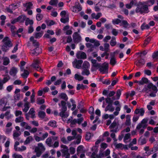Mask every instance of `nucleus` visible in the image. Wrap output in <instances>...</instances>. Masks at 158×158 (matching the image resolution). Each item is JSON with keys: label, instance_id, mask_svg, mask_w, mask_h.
I'll return each mask as SVG.
<instances>
[{"label": "nucleus", "instance_id": "obj_29", "mask_svg": "<svg viewBox=\"0 0 158 158\" xmlns=\"http://www.w3.org/2000/svg\"><path fill=\"white\" fill-rule=\"evenodd\" d=\"M90 64L89 62L85 61L83 64L82 68L83 69H89Z\"/></svg>", "mask_w": 158, "mask_h": 158}, {"label": "nucleus", "instance_id": "obj_19", "mask_svg": "<svg viewBox=\"0 0 158 158\" xmlns=\"http://www.w3.org/2000/svg\"><path fill=\"white\" fill-rule=\"evenodd\" d=\"M61 147L62 148L61 150V152L64 155H67L68 152V147L66 145H62L61 146Z\"/></svg>", "mask_w": 158, "mask_h": 158}, {"label": "nucleus", "instance_id": "obj_27", "mask_svg": "<svg viewBox=\"0 0 158 158\" xmlns=\"http://www.w3.org/2000/svg\"><path fill=\"white\" fill-rule=\"evenodd\" d=\"M28 114L30 117L32 118H34L35 117V111L33 108L30 109L29 111Z\"/></svg>", "mask_w": 158, "mask_h": 158}, {"label": "nucleus", "instance_id": "obj_28", "mask_svg": "<svg viewBox=\"0 0 158 158\" xmlns=\"http://www.w3.org/2000/svg\"><path fill=\"white\" fill-rule=\"evenodd\" d=\"M30 41H31L32 42L33 44V45L35 47H39V43L37 41L34 39V37L33 36H31L30 37Z\"/></svg>", "mask_w": 158, "mask_h": 158}, {"label": "nucleus", "instance_id": "obj_64", "mask_svg": "<svg viewBox=\"0 0 158 158\" xmlns=\"http://www.w3.org/2000/svg\"><path fill=\"white\" fill-rule=\"evenodd\" d=\"M12 156L13 158H23L22 156L20 154L15 153L13 154Z\"/></svg>", "mask_w": 158, "mask_h": 158}, {"label": "nucleus", "instance_id": "obj_61", "mask_svg": "<svg viewBox=\"0 0 158 158\" xmlns=\"http://www.w3.org/2000/svg\"><path fill=\"white\" fill-rule=\"evenodd\" d=\"M104 139L103 138L101 139L99 138L95 142V147L98 148V144L101 142L103 141Z\"/></svg>", "mask_w": 158, "mask_h": 158}, {"label": "nucleus", "instance_id": "obj_39", "mask_svg": "<svg viewBox=\"0 0 158 158\" xmlns=\"http://www.w3.org/2000/svg\"><path fill=\"white\" fill-rule=\"evenodd\" d=\"M155 2V0H148V1L144 2V3L148 7V6H150L153 5L154 3Z\"/></svg>", "mask_w": 158, "mask_h": 158}, {"label": "nucleus", "instance_id": "obj_50", "mask_svg": "<svg viewBox=\"0 0 158 158\" xmlns=\"http://www.w3.org/2000/svg\"><path fill=\"white\" fill-rule=\"evenodd\" d=\"M9 63L10 60L7 57H5L3 58V65H7Z\"/></svg>", "mask_w": 158, "mask_h": 158}, {"label": "nucleus", "instance_id": "obj_56", "mask_svg": "<svg viewBox=\"0 0 158 158\" xmlns=\"http://www.w3.org/2000/svg\"><path fill=\"white\" fill-rule=\"evenodd\" d=\"M150 87H151V89H152V90L154 91V92L156 93L157 91H158V89L156 87L153 85L152 84L150 83Z\"/></svg>", "mask_w": 158, "mask_h": 158}, {"label": "nucleus", "instance_id": "obj_34", "mask_svg": "<svg viewBox=\"0 0 158 158\" xmlns=\"http://www.w3.org/2000/svg\"><path fill=\"white\" fill-rule=\"evenodd\" d=\"M131 135L129 133L126 134L123 138V140L124 142L127 143L130 140Z\"/></svg>", "mask_w": 158, "mask_h": 158}, {"label": "nucleus", "instance_id": "obj_63", "mask_svg": "<svg viewBox=\"0 0 158 158\" xmlns=\"http://www.w3.org/2000/svg\"><path fill=\"white\" fill-rule=\"evenodd\" d=\"M60 15L62 18L68 16V15L67 14L66 11L65 10L62 11L60 13Z\"/></svg>", "mask_w": 158, "mask_h": 158}, {"label": "nucleus", "instance_id": "obj_1", "mask_svg": "<svg viewBox=\"0 0 158 158\" xmlns=\"http://www.w3.org/2000/svg\"><path fill=\"white\" fill-rule=\"evenodd\" d=\"M149 11L148 6L144 2L139 3L135 9L136 12L140 14L148 13Z\"/></svg>", "mask_w": 158, "mask_h": 158}, {"label": "nucleus", "instance_id": "obj_45", "mask_svg": "<svg viewBox=\"0 0 158 158\" xmlns=\"http://www.w3.org/2000/svg\"><path fill=\"white\" fill-rule=\"evenodd\" d=\"M29 103L26 102H25L24 105V108L23 109V111L26 112L27 111L28 109L30 108V106H29Z\"/></svg>", "mask_w": 158, "mask_h": 158}, {"label": "nucleus", "instance_id": "obj_17", "mask_svg": "<svg viewBox=\"0 0 158 158\" xmlns=\"http://www.w3.org/2000/svg\"><path fill=\"white\" fill-rule=\"evenodd\" d=\"M71 9L72 11L75 13L78 12L82 9L81 7L78 3L77 5H76L75 6L73 7Z\"/></svg>", "mask_w": 158, "mask_h": 158}, {"label": "nucleus", "instance_id": "obj_36", "mask_svg": "<svg viewBox=\"0 0 158 158\" xmlns=\"http://www.w3.org/2000/svg\"><path fill=\"white\" fill-rule=\"evenodd\" d=\"M43 33V32H36L34 33V35L35 38L39 39L42 36Z\"/></svg>", "mask_w": 158, "mask_h": 158}, {"label": "nucleus", "instance_id": "obj_26", "mask_svg": "<svg viewBox=\"0 0 158 158\" xmlns=\"http://www.w3.org/2000/svg\"><path fill=\"white\" fill-rule=\"evenodd\" d=\"M105 111L109 110L110 112H113L114 110V108L111 104H109L105 109Z\"/></svg>", "mask_w": 158, "mask_h": 158}, {"label": "nucleus", "instance_id": "obj_47", "mask_svg": "<svg viewBox=\"0 0 158 158\" xmlns=\"http://www.w3.org/2000/svg\"><path fill=\"white\" fill-rule=\"evenodd\" d=\"M74 78L75 79L79 81H81L84 79L83 77L77 74H76L75 75Z\"/></svg>", "mask_w": 158, "mask_h": 158}, {"label": "nucleus", "instance_id": "obj_57", "mask_svg": "<svg viewBox=\"0 0 158 158\" xmlns=\"http://www.w3.org/2000/svg\"><path fill=\"white\" fill-rule=\"evenodd\" d=\"M60 20L62 23H65L69 21V18L68 16L64 18H62Z\"/></svg>", "mask_w": 158, "mask_h": 158}, {"label": "nucleus", "instance_id": "obj_62", "mask_svg": "<svg viewBox=\"0 0 158 158\" xmlns=\"http://www.w3.org/2000/svg\"><path fill=\"white\" fill-rule=\"evenodd\" d=\"M58 2V0H51L49 2V4L51 5L56 6Z\"/></svg>", "mask_w": 158, "mask_h": 158}, {"label": "nucleus", "instance_id": "obj_35", "mask_svg": "<svg viewBox=\"0 0 158 158\" xmlns=\"http://www.w3.org/2000/svg\"><path fill=\"white\" fill-rule=\"evenodd\" d=\"M6 118L8 120L13 117V115L10 113V111H7L5 113Z\"/></svg>", "mask_w": 158, "mask_h": 158}, {"label": "nucleus", "instance_id": "obj_16", "mask_svg": "<svg viewBox=\"0 0 158 158\" xmlns=\"http://www.w3.org/2000/svg\"><path fill=\"white\" fill-rule=\"evenodd\" d=\"M18 71V69L16 67H13L10 69L9 73L10 75L13 77L15 76Z\"/></svg>", "mask_w": 158, "mask_h": 158}, {"label": "nucleus", "instance_id": "obj_9", "mask_svg": "<svg viewBox=\"0 0 158 158\" xmlns=\"http://www.w3.org/2000/svg\"><path fill=\"white\" fill-rule=\"evenodd\" d=\"M7 102L5 98H0V110L2 111H4L5 110L4 106L6 105Z\"/></svg>", "mask_w": 158, "mask_h": 158}, {"label": "nucleus", "instance_id": "obj_44", "mask_svg": "<svg viewBox=\"0 0 158 158\" xmlns=\"http://www.w3.org/2000/svg\"><path fill=\"white\" fill-rule=\"evenodd\" d=\"M59 97L61 99H64L65 101H67L68 99V97L67 95L64 93H62L59 95Z\"/></svg>", "mask_w": 158, "mask_h": 158}, {"label": "nucleus", "instance_id": "obj_10", "mask_svg": "<svg viewBox=\"0 0 158 158\" xmlns=\"http://www.w3.org/2000/svg\"><path fill=\"white\" fill-rule=\"evenodd\" d=\"M48 136V134L47 132H45L42 135L41 137H40L36 135H34V137L35 140L36 142H39L40 141L44 140Z\"/></svg>", "mask_w": 158, "mask_h": 158}, {"label": "nucleus", "instance_id": "obj_21", "mask_svg": "<svg viewBox=\"0 0 158 158\" xmlns=\"http://www.w3.org/2000/svg\"><path fill=\"white\" fill-rule=\"evenodd\" d=\"M70 27L67 25L64 27L63 28L64 31L65 32L67 35H69L72 34V31L71 29H69Z\"/></svg>", "mask_w": 158, "mask_h": 158}, {"label": "nucleus", "instance_id": "obj_22", "mask_svg": "<svg viewBox=\"0 0 158 158\" xmlns=\"http://www.w3.org/2000/svg\"><path fill=\"white\" fill-rule=\"evenodd\" d=\"M20 125L21 127H24L26 130H29L31 128V127L28 125V124L24 122H23L20 123Z\"/></svg>", "mask_w": 158, "mask_h": 158}, {"label": "nucleus", "instance_id": "obj_33", "mask_svg": "<svg viewBox=\"0 0 158 158\" xmlns=\"http://www.w3.org/2000/svg\"><path fill=\"white\" fill-rule=\"evenodd\" d=\"M17 19L18 22L23 23L26 19V17L25 16L21 15L19 16Z\"/></svg>", "mask_w": 158, "mask_h": 158}, {"label": "nucleus", "instance_id": "obj_8", "mask_svg": "<svg viewBox=\"0 0 158 158\" xmlns=\"http://www.w3.org/2000/svg\"><path fill=\"white\" fill-rule=\"evenodd\" d=\"M82 63L83 61L82 60H78L76 59L72 62V64L74 68L79 69L81 67Z\"/></svg>", "mask_w": 158, "mask_h": 158}, {"label": "nucleus", "instance_id": "obj_6", "mask_svg": "<svg viewBox=\"0 0 158 158\" xmlns=\"http://www.w3.org/2000/svg\"><path fill=\"white\" fill-rule=\"evenodd\" d=\"M148 119L147 118L143 119L141 122L138 124L136 127V129L139 130L141 128H145L147 126V123Z\"/></svg>", "mask_w": 158, "mask_h": 158}, {"label": "nucleus", "instance_id": "obj_2", "mask_svg": "<svg viewBox=\"0 0 158 158\" xmlns=\"http://www.w3.org/2000/svg\"><path fill=\"white\" fill-rule=\"evenodd\" d=\"M2 41L4 44L2 46V49L3 51L6 52L10 47L12 46V44L8 37H5L3 40Z\"/></svg>", "mask_w": 158, "mask_h": 158}, {"label": "nucleus", "instance_id": "obj_20", "mask_svg": "<svg viewBox=\"0 0 158 158\" xmlns=\"http://www.w3.org/2000/svg\"><path fill=\"white\" fill-rule=\"evenodd\" d=\"M134 113L136 114H139L140 116H143L144 113V110L143 108L140 109H136Z\"/></svg>", "mask_w": 158, "mask_h": 158}, {"label": "nucleus", "instance_id": "obj_49", "mask_svg": "<svg viewBox=\"0 0 158 158\" xmlns=\"http://www.w3.org/2000/svg\"><path fill=\"white\" fill-rule=\"evenodd\" d=\"M33 23V20L30 19L28 18H27L26 19L25 21V25L26 26L28 25L29 24L32 25Z\"/></svg>", "mask_w": 158, "mask_h": 158}, {"label": "nucleus", "instance_id": "obj_43", "mask_svg": "<svg viewBox=\"0 0 158 158\" xmlns=\"http://www.w3.org/2000/svg\"><path fill=\"white\" fill-rule=\"evenodd\" d=\"M145 62V60L143 59H140L136 63V65L137 66H140L143 65Z\"/></svg>", "mask_w": 158, "mask_h": 158}, {"label": "nucleus", "instance_id": "obj_38", "mask_svg": "<svg viewBox=\"0 0 158 158\" xmlns=\"http://www.w3.org/2000/svg\"><path fill=\"white\" fill-rule=\"evenodd\" d=\"M100 66V64L98 63H97L96 64L92 65L91 70L92 71H94L95 70V69H97L98 68H99Z\"/></svg>", "mask_w": 158, "mask_h": 158}, {"label": "nucleus", "instance_id": "obj_55", "mask_svg": "<svg viewBox=\"0 0 158 158\" xmlns=\"http://www.w3.org/2000/svg\"><path fill=\"white\" fill-rule=\"evenodd\" d=\"M115 147L116 148L121 149H123L124 145L121 143H119L115 144Z\"/></svg>", "mask_w": 158, "mask_h": 158}, {"label": "nucleus", "instance_id": "obj_48", "mask_svg": "<svg viewBox=\"0 0 158 158\" xmlns=\"http://www.w3.org/2000/svg\"><path fill=\"white\" fill-rule=\"evenodd\" d=\"M148 79L145 77H143L140 80L141 85H143L145 84H147L148 82Z\"/></svg>", "mask_w": 158, "mask_h": 158}, {"label": "nucleus", "instance_id": "obj_11", "mask_svg": "<svg viewBox=\"0 0 158 158\" xmlns=\"http://www.w3.org/2000/svg\"><path fill=\"white\" fill-rule=\"evenodd\" d=\"M10 77L8 76L5 77L2 80L0 79V90H2L4 89L3 84L7 82L10 79Z\"/></svg>", "mask_w": 158, "mask_h": 158}, {"label": "nucleus", "instance_id": "obj_52", "mask_svg": "<svg viewBox=\"0 0 158 158\" xmlns=\"http://www.w3.org/2000/svg\"><path fill=\"white\" fill-rule=\"evenodd\" d=\"M112 23L114 25L118 24L121 23V20L118 19H115L112 20Z\"/></svg>", "mask_w": 158, "mask_h": 158}, {"label": "nucleus", "instance_id": "obj_24", "mask_svg": "<svg viewBox=\"0 0 158 158\" xmlns=\"http://www.w3.org/2000/svg\"><path fill=\"white\" fill-rule=\"evenodd\" d=\"M102 16V14L101 13H98L97 14L95 13H93L91 15V16L93 19H98Z\"/></svg>", "mask_w": 158, "mask_h": 158}, {"label": "nucleus", "instance_id": "obj_53", "mask_svg": "<svg viewBox=\"0 0 158 158\" xmlns=\"http://www.w3.org/2000/svg\"><path fill=\"white\" fill-rule=\"evenodd\" d=\"M81 74L83 75L88 76L90 74L89 69H83L81 73Z\"/></svg>", "mask_w": 158, "mask_h": 158}, {"label": "nucleus", "instance_id": "obj_13", "mask_svg": "<svg viewBox=\"0 0 158 158\" xmlns=\"http://www.w3.org/2000/svg\"><path fill=\"white\" fill-rule=\"evenodd\" d=\"M73 37L75 42H79L81 40V37L77 32H75L73 35Z\"/></svg>", "mask_w": 158, "mask_h": 158}, {"label": "nucleus", "instance_id": "obj_40", "mask_svg": "<svg viewBox=\"0 0 158 158\" xmlns=\"http://www.w3.org/2000/svg\"><path fill=\"white\" fill-rule=\"evenodd\" d=\"M121 94V90L120 89H118L116 92V95L115 96V98H114V97H113L112 98V99L113 100L119 99L120 98Z\"/></svg>", "mask_w": 158, "mask_h": 158}, {"label": "nucleus", "instance_id": "obj_51", "mask_svg": "<svg viewBox=\"0 0 158 158\" xmlns=\"http://www.w3.org/2000/svg\"><path fill=\"white\" fill-rule=\"evenodd\" d=\"M45 115V113L44 111H40L38 113L39 117L42 119L44 118Z\"/></svg>", "mask_w": 158, "mask_h": 158}, {"label": "nucleus", "instance_id": "obj_18", "mask_svg": "<svg viewBox=\"0 0 158 158\" xmlns=\"http://www.w3.org/2000/svg\"><path fill=\"white\" fill-rule=\"evenodd\" d=\"M41 52V49L39 47H36L35 49L31 51L30 53L32 54L37 55Z\"/></svg>", "mask_w": 158, "mask_h": 158}, {"label": "nucleus", "instance_id": "obj_54", "mask_svg": "<svg viewBox=\"0 0 158 158\" xmlns=\"http://www.w3.org/2000/svg\"><path fill=\"white\" fill-rule=\"evenodd\" d=\"M155 152L154 149V148H152L151 149H149L147 152H145V153L147 154V156H149L154 153Z\"/></svg>", "mask_w": 158, "mask_h": 158}, {"label": "nucleus", "instance_id": "obj_60", "mask_svg": "<svg viewBox=\"0 0 158 158\" xmlns=\"http://www.w3.org/2000/svg\"><path fill=\"white\" fill-rule=\"evenodd\" d=\"M48 125L52 127H56V122L55 121H51L48 123Z\"/></svg>", "mask_w": 158, "mask_h": 158}, {"label": "nucleus", "instance_id": "obj_32", "mask_svg": "<svg viewBox=\"0 0 158 158\" xmlns=\"http://www.w3.org/2000/svg\"><path fill=\"white\" fill-rule=\"evenodd\" d=\"M21 134V133L20 131H14L13 132V138L15 139H16V138L19 136Z\"/></svg>", "mask_w": 158, "mask_h": 158}, {"label": "nucleus", "instance_id": "obj_15", "mask_svg": "<svg viewBox=\"0 0 158 158\" xmlns=\"http://www.w3.org/2000/svg\"><path fill=\"white\" fill-rule=\"evenodd\" d=\"M76 57L78 59H85L86 57V55L84 52L79 51L76 54Z\"/></svg>", "mask_w": 158, "mask_h": 158}, {"label": "nucleus", "instance_id": "obj_37", "mask_svg": "<svg viewBox=\"0 0 158 158\" xmlns=\"http://www.w3.org/2000/svg\"><path fill=\"white\" fill-rule=\"evenodd\" d=\"M33 140V138L32 136H29L27 138L26 140L24 142V144H27L30 143Z\"/></svg>", "mask_w": 158, "mask_h": 158}, {"label": "nucleus", "instance_id": "obj_14", "mask_svg": "<svg viewBox=\"0 0 158 158\" xmlns=\"http://www.w3.org/2000/svg\"><path fill=\"white\" fill-rule=\"evenodd\" d=\"M119 121L118 119L115 118L112 123L110 125V128H115L117 129L119 125Z\"/></svg>", "mask_w": 158, "mask_h": 158}, {"label": "nucleus", "instance_id": "obj_7", "mask_svg": "<svg viewBox=\"0 0 158 158\" xmlns=\"http://www.w3.org/2000/svg\"><path fill=\"white\" fill-rule=\"evenodd\" d=\"M108 70V64L105 63H104L102 66H100L99 69V71L102 74L107 73Z\"/></svg>", "mask_w": 158, "mask_h": 158}, {"label": "nucleus", "instance_id": "obj_23", "mask_svg": "<svg viewBox=\"0 0 158 158\" xmlns=\"http://www.w3.org/2000/svg\"><path fill=\"white\" fill-rule=\"evenodd\" d=\"M151 91V90L150 84H148L147 85H145L142 90V91L143 92H145L146 93H148Z\"/></svg>", "mask_w": 158, "mask_h": 158}, {"label": "nucleus", "instance_id": "obj_25", "mask_svg": "<svg viewBox=\"0 0 158 158\" xmlns=\"http://www.w3.org/2000/svg\"><path fill=\"white\" fill-rule=\"evenodd\" d=\"M21 71H23V73L21 74V76L24 78H27L29 74V72L26 70H23V68L22 67H21Z\"/></svg>", "mask_w": 158, "mask_h": 158}, {"label": "nucleus", "instance_id": "obj_46", "mask_svg": "<svg viewBox=\"0 0 158 158\" xmlns=\"http://www.w3.org/2000/svg\"><path fill=\"white\" fill-rule=\"evenodd\" d=\"M110 45L112 46H114L116 44V39L115 37H113L111 38L110 42Z\"/></svg>", "mask_w": 158, "mask_h": 158}, {"label": "nucleus", "instance_id": "obj_30", "mask_svg": "<svg viewBox=\"0 0 158 158\" xmlns=\"http://www.w3.org/2000/svg\"><path fill=\"white\" fill-rule=\"evenodd\" d=\"M131 116L130 115H127L126 116V121L125 124L126 125L130 126L131 123Z\"/></svg>", "mask_w": 158, "mask_h": 158}, {"label": "nucleus", "instance_id": "obj_42", "mask_svg": "<svg viewBox=\"0 0 158 158\" xmlns=\"http://www.w3.org/2000/svg\"><path fill=\"white\" fill-rule=\"evenodd\" d=\"M120 26H123L124 28H127L129 25V24L127 21L123 20L122 21H121V23L120 24Z\"/></svg>", "mask_w": 158, "mask_h": 158}, {"label": "nucleus", "instance_id": "obj_31", "mask_svg": "<svg viewBox=\"0 0 158 158\" xmlns=\"http://www.w3.org/2000/svg\"><path fill=\"white\" fill-rule=\"evenodd\" d=\"M46 143L49 147H51L53 146L52 139L51 138H48L46 140Z\"/></svg>", "mask_w": 158, "mask_h": 158}, {"label": "nucleus", "instance_id": "obj_41", "mask_svg": "<svg viewBox=\"0 0 158 158\" xmlns=\"http://www.w3.org/2000/svg\"><path fill=\"white\" fill-rule=\"evenodd\" d=\"M32 5L33 4L31 2L26 3L25 5H24V6H25L26 8V10L25 11H26L28 9H32Z\"/></svg>", "mask_w": 158, "mask_h": 158}, {"label": "nucleus", "instance_id": "obj_59", "mask_svg": "<svg viewBox=\"0 0 158 158\" xmlns=\"http://www.w3.org/2000/svg\"><path fill=\"white\" fill-rule=\"evenodd\" d=\"M86 85H84L83 84H78L77 85V90L80 89H84Z\"/></svg>", "mask_w": 158, "mask_h": 158}, {"label": "nucleus", "instance_id": "obj_12", "mask_svg": "<svg viewBox=\"0 0 158 158\" xmlns=\"http://www.w3.org/2000/svg\"><path fill=\"white\" fill-rule=\"evenodd\" d=\"M102 94L104 95H106L107 97H111L113 96L115 94V92L113 91H109L106 89H104L103 91Z\"/></svg>", "mask_w": 158, "mask_h": 158}, {"label": "nucleus", "instance_id": "obj_5", "mask_svg": "<svg viewBox=\"0 0 158 158\" xmlns=\"http://www.w3.org/2000/svg\"><path fill=\"white\" fill-rule=\"evenodd\" d=\"M83 119H84L83 117H81L77 119H74L71 120L70 119H69L68 120L67 123H71L70 125V127H74V125L77 123L80 124L83 121Z\"/></svg>", "mask_w": 158, "mask_h": 158}, {"label": "nucleus", "instance_id": "obj_4", "mask_svg": "<svg viewBox=\"0 0 158 158\" xmlns=\"http://www.w3.org/2000/svg\"><path fill=\"white\" fill-rule=\"evenodd\" d=\"M40 61L38 59H35L34 60L33 63L30 65L34 69L39 71L41 73L43 71V69L40 68Z\"/></svg>", "mask_w": 158, "mask_h": 158}, {"label": "nucleus", "instance_id": "obj_3", "mask_svg": "<svg viewBox=\"0 0 158 158\" xmlns=\"http://www.w3.org/2000/svg\"><path fill=\"white\" fill-rule=\"evenodd\" d=\"M45 149V148L42 143H38L37 146L35 148V150L37 157H39Z\"/></svg>", "mask_w": 158, "mask_h": 158}, {"label": "nucleus", "instance_id": "obj_58", "mask_svg": "<svg viewBox=\"0 0 158 158\" xmlns=\"http://www.w3.org/2000/svg\"><path fill=\"white\" fill-rule=\"evenodd\" d=\"M70 101L72 103V106H73V107L71 108V110H73L76 108V107L75 102V101L72 99H70Z\"/></svg>", "mask_w": 158, "mask_h": 158}]
</instances>
